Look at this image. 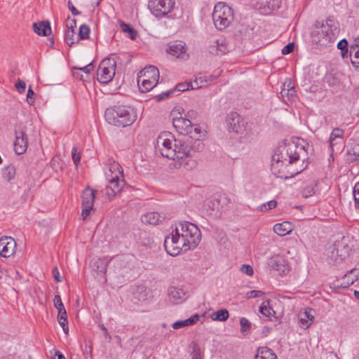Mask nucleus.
Wrapping results in <instances>:
<instances>
[{"instance_id":"61","label":"nucleus","mask_w":359,"mask_h":359,"mask_svg":"<svg viewBox=\"0 0 359 359\" xmlns=\"http://www.w3.org/2000/svg\"><path fill=\"white\" fill-rule=\"evenodd\" d=\"M58 311V313H57V321H60V320H63V319H67V311L65 310V309L64 308L63 309H59L57 310Z\"/></svg>"},{"instance_id":"7","label":"nucleus","mask_w":359,"mask_h":359,"mask_svg":"<svg viewBox=\"0 0 359 359\" xmlns=\"http://www.w3.org/2000/svg\"><path fill=\"white\" fill-rule=\"evenodd\" d=\"M138 76L137 83L139 88L142 92H147L155 87L159 79L158 69L152 65L143 69Z\"/></svg>"},{"instance_id":"60","label":"nucleus","mask_w":359,"mask_h":359,"mask_svg":"<svg viewBox=\"0 0 359 359\" xmlns=\"http://www.w3.org/2000/svg\"><path fill=\"white\" fill-rule=\"evenodd\" d=\"M141 237L143 239L142 241V244L143 245H150L151 243V240L150 239L148 233L147 232H142L141 233Z\"/></svg>"},{"instance_id":"35","label":"nucleus","mask_w":359,"mask_h":359,"mask_svg":"<svg viewBox=\"0 0 359 359\" xmlns=\"http://www.w3.org/2000/svg\"><path fill=\"white\" fill-rule=\"evenodd\" d=\"M90 27L86 25H82L79 27V36L76 37V42L79 40H84L89 38Z\"/></svg>"},{"instance_id":"44","label":"nucleus","mask_w":359,"mask_h":359,"mask_svg":"<svg viewBox=\"0 0 359 359\" xmlns=\"http://www.w3.org/2000/svg\"><path fill=\"white\" fill-rule=\"evenodd\" d=\"M343 146V140L341 141L334 140L332 142H330V148L331 150V154H332L334 151H339Z\"/></svg>"},{"instance_id":"19","label":"nucleus","mask_w":359,"mask_h":359,"mask_svg":"<svg viewBox=\"0 0 359 359\" xmlns=\"http://www.w3.org/2000/svg\"><path fill=\"white\" fill-rule=\"evenodd\" d=\"M165 219V215L158 212H147L141 217V221L144 224L156 225Z\"/></svg>"},{"instance_id":"50","label":"nucleus","mask_w":359,"mask_h":359,"mask_svg":"<svg viewBox=\"0 0 359 359\" xmlns=\"http://www.w3.org/2000/svg\"><path fill=\"white\" fill-rule=\"evenodd\" d=\"M93 206L91 205H82L81 217L82 219H86V217L90 215Z\"/></svg>"},{"instance_id":"8","label":"nucleus","mask_w":359,"mask_h":359,"mask_svg":"<svg viewBox=\"0 0 359 359\" xmlns=\"http://www.w3.org/2000/svg\"><path fill=\"white\" fill-rule=\"evenodd\" d=\"M116 67V61L114 55L104 58L100 62L97 71L98 81L103 84L111 81L115 75Z\"/></svg>"},{"instance_id":"29","label":"nucleus","mask_w":359,"mask_h":359,"mask_svg":"<svg viewBox=\"0 0 359 359\" xmlns=\"http://www.w3.org/2000/svg\"><path fill=\"white\" fill-rule=\"evenodd\" d=\"M120 27L121 30L124 33H127L128 34V37L132 39L135 40L137 38V33L135 31V29L129 24H126L123 22H120Z\"/></svg>"},{"instance_id":"36","label":"nucleus","mask_w":359,"mask_h":359,"mask_svg":"<svg viewBox=\"0 0 359 359\" xmlns=\"http://www.w3.org/2000/svg\"><path fill=\"white\" fill-rule=\"evenodd\" d=\"M107 259L106 258H102L96 260L94 263V266L96 268L97 271L105 273L107 271Z\"/></svg>"},{"instance_id":"10","label":"nucleus","mask_w":359,"mask_h":359,"mask_svg":"<svg viewBox=\"0 0 359 359\" xmlns=\"http://www.w3.org/2000/svg\"><path fill=\"white\" fill-rule=\"evenodd\" d=\"M226 121L229 126V130L236 133H242L245 130L246 123L244 119L235 111L228 114Z\"/></svg>"},{"instance_id":"58","label":"nucleus","mask_w":359,"mask_h":359,"mask_svg":"<svg viewBox=\"0 0 359 359\" xmlns=\"http://www.w3.org/2000/svg\"><path fill=\"white\" fill-rule=\"evenodd\" d=\"M200 316L198 313H196L191 316L190 318L186 319V323L187 326L192 325L195 324L199 320Z\"/></svg>"},{"instance_id":"40","label":"nucleus","mask_w":359,"mask_h":359,"mask_svg":"<svg viewBox=\"0 0 359 359\" xmlns=\"http://www.w3.org/2000/svg\"><path fill=\"white\" fill-rule=\"evenodd\" d=\"M358 46H359V38H358V43H356L355 46L352 45L350 47V55L351 56L353 52L355 51L354 52V58L357 60V61L351 60V63L353 66H355V63L359 64V48H358Z\"/></svg>"},{"instance_id":"48","label":"nucleus","mask_w":359,"mask_h":359,"mask_svg":"<svg viewBox=\"0 0 359 359\" xmlns=\"http://www.w3.org/2000/svg\"><path fill=\"white\" fill-rule=\"evenodd\" d=\"M94 67L93 65L92 62H90L87 65L82 67H74L73 69H79L84 72L87 76L90 73V72L93 69Z\"/></svg>"},{"instance_id":"9","label":"nucleus","mask_w":359,"mask_h":359,"mask_svg":"<svg viewBox=\"0 0 359 359\" xmlns=\"http://www.w3.org/2000/svg\"><path fill=\"white\" fill-rule=\"evenodd\" d=\"M175 4V0H149L148 8L154 15L163 18L173 10Z\"/></svg>"},{"instance_id":"47","label":"nucleus","mask_w":359,"mask_h":359,"mask_svg":"<svg viewBox=\"0 0 359 359\" xmlns=\"http://www.w3.org/2000/svg\"><path fill=\"white\" fill-rule=\"evenodd\" d=\"M353 198L355 208H359V182L353 187Z\"/></svg>"},{"instance_id":"1","label":"nucleus","mask_w":359,"mask_h":359,"mask_svg":"<svg viewBox=\"0 0 359 359\" xmlns=\"http://www.w3.org/2000/svg\"><path fill=\"white\" fill-rule=\"evenodd\" d=\"M198 226L189 222L181 221L175 225V231L165 237L164 248L168 254L177 256L195 248L201 241Z\"/></svg>"},{"instance_id":"54","label":"nucleus","mask_w":359,"mask_h":359,"mask_svg":"<svg viewBox=\"0 0 359 359\" xmlns=\"http://www.w3.org/2000/svg\"><path fill=\"white\" fill-rule=\"evenodd\" d=\"M294 43H289L288 44H287L286 46H285L283 48L281 53L283 55H287V54L292 53L294 50Z\"/></svg>"},{"instance_id":"43","label":"nucleus","mask_w":359,"mask_h":359,"mask_svg":"<svg viewBox=\"0 0 359 359\" xmlns=\"http://www.w3.org/2000/svg\"><path fill=\"white\" fill-rule=\"evenodd\" d=\"M241 332L245 333L248 332L251 328V323L245 318L240 319Z\"/></svg>"},{"instance_id":"32","label":"nucleus","mask_w":359,"mask_h":359,"mask_svg":"<svg viewBox=\"0 0 359 359\" xmlns=\"http://www.w3.org/2000/svg\"><path fill=\"white\" fill-rule=\"evenodd\" d=\"M15 175V168L13 165H8L2 169L3 178L9 182L14 178Z\"/></svg>"},{"instance_id":"38","label":"nucleus","mask_w":359,"mask_h":359,"mask_svg":"<svg viewBox=\"0 0 359 359\" xmlns=\"http://www.w3.org/2000/svg\"><path fill=\"white\" fill-rule=\"evenodd\" d=\"M192 156H189L190 158L185 159L183 162L184 168L186 170H191L194 168H196L198 165V162L196 159L191 158Z\"/></svg>"},{"instance_id":"23","label":"nucleus","mask_w":359,"mask_h":359,"mask_svg":"<svg viewBox=\"0 0 359 359\" xmlns=\"http://www.w3.org/2000/svg\"><path fill=\"white\" fill-rule=\"evenodd\" d=\"M254 359H277L275 353L268 347H259Z\"/></svg>"},{"instance_id":"42","label":"nucleus","mask_w":359,"mask_h":359,"mask_svg":"<svg viewBox=\"0 0 359 359\" xmlns=\"http://www.w3.org/2000/svg\"><path fill=\"white\" fill-rule=\"evenodd\" d=\"M192 351H191V359H202L201 348L198 344L193 342L191 344Z\"/></svg>"},{"instance_id":"2","label":"nucleus","mask_w":359,"mask_h":359,"mask_svg":"<svg viewBox=\"0 0 359 359\" xmlns=\"http://www.w3.org/2000/svg\"><path fill=\"white\" fill-rule=\"evenodd\" d=\"M169 135L170 139L163 135L158 138L159 151L163 157L172 160L182 159L185 156H194L204 149L203 142L201 140L194 139L192 136L177 140L171 133Z\"/></svg>"},{"instance_id":"63","label":"nucleus","mask_w":359,"mask_h":359,"mask_svg":"<svg viewBox=\"0 0 359 359\" xmlns=\"http://www.w3.org/2000/svg\"><path fill=\"white\" fill-rule=\"evenodd\" d=\"M208 52L210 54L219 55L218 49H217V41L214 44L210 45L208 46Z\"/></svg>"},{"instance_id":"5","label":"nucleus","mask_w":359,"mask_h":359,"mask_svg":"<svg viewBox=\"0 0 359 359\" xmlns=\"http://www.w3.org/2000/svg\"><path fill=\"white\" fill-rule=\"evenodd\" d=\"M303 150V147H299L294 142L284 143L278 147L272 156L273 161H280L282 164L285 162L292 164L299 159V153Z\"/></svg>"},{"instance_id":"21","label":"nucleus","mask_w":359,"mask_h":359,"mask_svg":"<svg viewBox=\"0 0 359 359\" xmlns=\"http://www.w3.org/2000/svg\"><path fill=\"white\" fill-rule=\"evenodd\" d=\"M33 29L40 36H48L51 32L50 25L48 21L35 22L33 24Z\"/></svg>"},{"instance_id":"49","label":"nucleus","mask_w":359,"mask_h":359,"mask_svg":"<svg viewBox=\"0 0 359 359\" xmlns=\"http://www.w3.org/2000/svg\"><path fill=\"white\" fill-rule=\"evenodd\" d=\"M15 86L19 93L22 94L25 93L26 88V83L24 81L19 79L15 83Z\"/></svg>"},{"instance_id":"28","label":"nucleus","mask_w":359,"mask_h":359,"mask_svg":"<svg viewBox=\"0 0 359 359\" xmlns=\"http://www.w3.org/2000/svg\"><path fill=\"white\" fill-rule=\"evenodd\" d=\"M259 312L266 318H269L272 313L275 314L274 310L270 306V300L263 302L259 307Z\"/></svg>"},{"instance_id":"30","label":"nucleus","mask_w":359,"mask_h":359,"mask_svg":"<svg viewBox=\"0 0 359 359\" xmlns=\"http://www.w3.org/2000/svg\"><path fill=\"white\" fill-rule=\"evenodd\" d=\"M208 83V74H200L192 81L191 89H197Z\"/></svg>"},{"instance_id":"3","label":"nucleus","mask_w":359,"mask_h":359,"mask_svg":"<svg viewBox=\"0 0 359 359\" xmlns=\"http://www.w3.org/2000/svg\"><path fill=\"white\" fill-rule=\"evenodd\" d=\"M104 117L109 124L125 128L131 126L135 121L137 115L130 106L116 104L106 109Z\"/></svg>"},{"instance_id":"31","label":"nucleus","mask_w":359,"mask_h":359,"mask_svg":"<svg viewBox=\"0 0 359 359\" xmlns=\"http://www.w3.org/2000/svg\"><path fill=\"white\" fill-rule=\"evenodd\" d=\"M280 95L283 99V102L287 104L288 102H291L296 98V90H285L281 89Z\"/></svg>"},{"instance_id":"15","label":"nucleus","mask_w":359,"mask_h":359,"mask_svg":"<svg viewBox=\"0 0 359 359\" xmlns=\"http://www.w3.org/2000/svg\"><path fill=\"white\" fill-rule=\"evenodd\" d=\"M16 248L15 241L8 236H4L0 238V255L4 257H10L12 256Z\"/></svg>"},{"instance_id":"13","label":"nucleus","mask_w":359,"mask_h":359,"mask_svg":"<svg viewBox=\"0 0 359 359\" xmlns=\"http://www.w3.org/2000/svg\"><path fill=\"white\" fill-rule=\"evenodd\" d=\"M359 278V268H353L348 271L342 278V282L339 280L334 281V286L339 288L346 289Z\"/></svg>"},{"instance_id":"64","label":"nucleus","mask_w":359,"mask_h":359,"mask_svg":"<svg viewBox=\"0 0 359 359\" xmlns=\"http://www.w3.org/2000/svg\"><path fill=\"white\" fill-rule=\"evenodd\" d=\"M67 6L70 11L72 12V15H80V12L74 6L71 1H69L67 3Z\"/></svg>"},{"instance_id":"24","label":"nucleus","mask_w":359,"mask_h":359,"mask_svg":"<svg viewBox=\"0 0 359 359\" xmlns=\"http://www.w3.org/2000/svg\"><path fill=\"white\" fill-rule=\"evenodd\" d=\"M292 230V224L289 222L278 223L273 226V231L280 236H283L290 233Z\"/></svg>"},{"instance_id":"55","label":"nucleus","mask_w":359,"mask_h":359,"mask_svg":"<svg viewBox=\"0 0 359 359\" xmlns=\"http://www.w3.org/2000/svg\"><path fill=\"white\" fill-rule=\"evenodd\" d=\"M175 91V90H174V89L167 90L166 92L162 93L161 94L157 95L156 99L158 101H161L164 99H166V98L170 97Z\"/></svg>"},{"instance_id":"6","label":"nucleus","mask_w":359,"mask_h":359,"mask_svg":"<svg viewBox=\"0 0 359 359\" xmlns=\"http://www.w3.org/2000/svg\"><path fill=\"white\" fill-rule=\"evenodd\" d=\"M212 20L217 29H224L233 20L232 8L223 2L217 3L214 8Z\"/></svg>"},{"instance_id":"39","label":"nucleus","mask_w":359,"mask_h":359,"mask_svg":"<svg viewBox=\"0 0 359 359\" xmlns=\"http://www.w3.org/2000/svg\"><path fill=\"white\" fill-rule=\"evenodd\" d=\"M74 29H67L65 35V41L69 46H72L74 43Z\"/></svg>"},{"instance_id":"22","label":"nucleus","mask_w":359,"mask_h":359,"mask_svg":"<svg viewBox=\"0 0 359 359\" xmlns=\"http://www.w3.org/2000/svg\"><path fill=\"white\" fill-rule=\"evenodd\" d=\"M299 325L303 329H307L314 322V316L310 311H305L299 315Z\"/></svg>"},{"instance_id":"59","label":"nucleus","mask_w":359,"mask_h":359,"mask_svg":"<svg viewBox=\"0 0 359 359\" xmlns=\"http://www.w3.org/2000/svg\"><path fill=\"white\" fill-rule=\"evenodd\" d=\"M264 293L261 290H251L247 293V298H255L264 295Z\"/></svg>"},{"instance_id":"12","label":"nucleus","mask_w":359,"mask_h":359,"mask_svg":"<svg viewBox=\"0 0 359 359\" xmlns=\"http://www.w3.org/2000/svg\"><path fill=\"white\" fill-rule=\"evenodd\" d=\"M270 266L277 271L280 275H286L290 271L287 260L283 256L276 255L270 259Z\"/></svg>"},{"instance_id":"34","label":"nucleus","mask_w":359,"mask_h":359,"mask_svg":"<svg viewBox=\"0 0 359 359\" xmlns=\"http://www.w3.org/2000/svg\"><path fill=\"white\" fill-rule=\"evenodd\" d=\"M316 183L313 182L309 185H306L303 188L302 191V196L304 198H309L312 196L316 193Z\"/></svg>"},{"instance_id":"4","label":"nucleus","mask_w":359,"mask_h":359,"mask_svg":"<svg viewBox=\"0 0 359 359\" xmlns=\"http://www.w3.org/2000/svg\"><path fill=\"white\" fill-rule=\"evenodd\" d=\"M339 32L334 20L331 19H328L326 23L320 25L318 22L311 32L312 41L320 46H326L335 41Z\"/></svg>"},{"instance_id":"11","label":"nucleus","mask_w":359,"mask_h":359,"mask_svg":"<svg viewBox=\"0 0 359 359\" xmlns=\"http://www.w3.org/2000/svg\"><path fill=\"white\" fill-rule=\"evenodd\" d=\"M15 140L14 142L15 152L18 154H24L28 147V138L25 130H15Z\"/></svg>"},{"instance_id":"16","label":"nucleus","mask_w":359,"mask_h":359,"mask_svg":"<svg viewBox=\"0 0 359 359\" xmlns=\"http://www.w3.org/2000/svg\"><path fill=\"white\" fill-rule=\"evenodd\" d=\"M186 44L182 41H177L168 44L166 51L176 57H181L183 60H187L189 55L186 53Z\"/></svg>"},{"instance_id":"18","label":"nucleus","mask_w":359,"mask_h":359,"mask_svg":"<svg viewBox=\"0 0 359 359\" xmlns=\"http://www.w3.org/2000/svg\"><path fill=\"white\" fill-rule=\"evenodd\" d=\"M109 184L106 187V194L109 200H111L117 193H118L124 186V180H120V177L116 175L109 180Z\"/></svg>"},{"instance_id":"27","label":"nucleus","mask_w":359,"mask_h":359,"mask_svg":"<svg viewBox=\"0 0 359 359\" xmlns=\"http://www.w3.org/2000/svg\"><path fill=\"white\" fill-rule=\"evenodd\" d=\"M283 164H282L280 161H273L271 159V170L274 175L276 177L287 179L288 177L284 174V172L282 170V168Z\"/></svg>"},{"instance_id":"41","label":"nucleus","mask_w":359,"mask_h":359,"mask_svg":"<svg viewBox=\"0 0 359 359\" xmlns=\"http://www.w3.org/2000/svg\"><path fill=\"white\" fill-rule=\"evenodd\" d=\"M217 45L219 55H224L228 53L229 50L224 39L217 40Z\"/></svg>"},{"instance_id":"37","label":"nucleus","mask_w":359,"mask_h":359,"mask_svg":"<svg viewBox=\"0 0 359 359\" xmlns=\"http://www.w3.org/2000/svg\"><path fill=\"white\" fill-rule=\"evenodd\" d=\"M343 135H344V130L339 128H336L331 133L329 141L330 142H332L334 140L341 141V140H343Z\"/></svg>"},{"instance_id":"57","label":"nucleus","mask_w":359,"mask_h":359,"mask_svg":"<svg viewBox=\"0 0 359 359\" xmlns=\"http://www.w3.org/2000/svg\"><path fill=\"white\" fill-rule=\"evenodd\" d=\"M281 89H285L289 90H295L294 85L290 79H286V81L283 83Z\"/></svg>"},{"instance_id":"56","label":"nucleus","mask_w":359,"mask_h":359,"mask_svg":"<svg viewBox=\"0 0 359 359\" xmlns=\"http://www.w3.org/2000/svg\"><path fill=\"white\" fill-rule=\"evenodd\" d=\"M241 271L248 276H252L253 274V269L249 264H243L241 267Z\"/></svg>"},{"instance_id":"25","label":"nucleus","mask_w":359,"mask_h":359,"mask_svg":"<svg viewBox=\"0 0 359 359\" xmlns=\"http://www.w3.org/2000/svg\"><path fill=\"white\" fill-rule=\"evenodd\" d=\"M96 191L90 188H86L82 194V205H94Z\"/></svg>"},{"instance_id":"14","label":"nucleus","mask_w":359,"mask_h":359,"mask_svg":"<svg viewBox=\"0 0 359 359\" xmlns=\"http://www.w3.org/2000/svg\"><path fill=\"white\" fill-rule=\"evenodd\" d=\"M172 125L179 133L184 135V137L193 133V126L191 120L187 118H173Z\"/></svg>"},{"instance_id":"62","label":"nucleus","mask_w":359,"mask_h":359,"mask_svg":"<svg viewBox=\"0 0 359 359\" xmlns=\"http://www.w3.org/2000/svg\"><path fill=\"white\" fill-rule=\"evenodd\" d=\"M172 326L174 329L177 330V329L184 327H187V325L186 320H184L176 321L172 324Z\"/></svg>"},{"instance_id":"51","label":"nucleus","mask_w":359,"mask_h":359,"mask_svg":"<svg viewBox=\"0 0 359 359\" xmlns=\"http://www.w3.org/2000/svg\"><path fill=\"white\" fill-rule=\"evenodd\" d=\"M34 95H35V93H34V90H32V87L29 86L28 88V90H27V102H28V104H34V100H35Z\"/></svg>"},{"instance_id":"46","label":"nucleus","mask_w":359,"mask_h":359,"mask_svg":"<svg viewBox=\"0 0 359 359\" xmlns=\"http://www.w3.org/2000/svg\"><path fill=\"white\" fill-rule=\"evenodd\" d=\"M191 85L192 81L181 83L177 84L174 90H175V91L177 90L179 92H184L185 90H189V88L191 89Z\"/></svg>"},{"instance_id":"26","label":"nucleus","mask_w":359,"mask_h":359,"mask_svg":"<svg viewBox=\"0 0 359 359\" xmlns=\"http://www.w3.org/2000/svg\"><path fill=\"white\" fill-rule=\"evenodd\" d=\"M347 161L350 163L359 160V143H353L346 151Z\"/></svg>"},{"instance_id":"17","label":"nucleus","mask_w":359,"mask_h":359,"mask_svg":"<svg viewBox=\"0 0 359 359\" xmlns=\"http://www.w3.org/2000/svg\"><path fill=\"white\" fill-rule=\"evenodd\" d=\"M349 250L350 249L347 245L337 242L334 244L330 257L335 262H341L348 255Z\"/></svg>"},{"instance_id":"52","label":"nucleus","mask_w":359,"mask_h":359,"mask_svg":"<svg viewBox=\"0 0 359 359\" xmlns=\"http://www.w3.org/2000/svg\"><path fill=\"white\" fill-rule=\"evenodd\" d=\"M54 306L55 307L59 310V309H63L65 308L64 304L62 302L61 297L59 294H55L54 297Z\"/></svg>"},{"instance_id":"20","label":"nucleus","mask_w":359,"mask_h":359,"mask_svg":"<svg viewBox=\"0 0 359 359\" xmlns=\"http://www.w3.org/2000/svg\"><path fill=\"white\" fill-rule=\"evenodd\" d=\"M168 294L170 300L175 304H178L187 299L186 292L181 288L170 287L168 289Z\"/></svg>"},{"instance_id":"53","label":"nucleus","mask_w":359,"mask_h":359,"mask_svg":"<svg viewBox=\"0 0 359 359\" xmlns=\"http://www.w3.org/2000/svg\"><path fill=\"white\" fill-rule=\"evenodd\" d=\"M72 156L74 163L76 165H78L81 161V156L79 153L77 152L76 148L74 147L72 151Z\"/></svg>"},{"instance_id":"45","label":"nucleus","mask_w":359,"mask_h":359,"mask_svg":"<svg viewBox=\"0 0 359 359\" xmlns=\"http://www.w3.org/2000/svg\"><path fill=\"white\" fill-rule=\"evenodd\" d=\"M277 205V202L274 200H271L269 202H267L266 203H264L263 205H262L259 208V210L261 211H267L269 210H271L273 208H275Z\"/></svg>"},{"instance_id":"33","label":"nucleus","mask_w":359,"mask_h":359,"mask_svg":"<svg viewBox=\"0 0 359 359\" xmlns=\"http://www.w3.org/2000/svg\"><path fill=\"white\" fill-rule=\"evenodd\" d=\"M229 318V311L225 309H222L215 312L212 315V320L217 321H225Z\"/></svg>"}]
</instances>
